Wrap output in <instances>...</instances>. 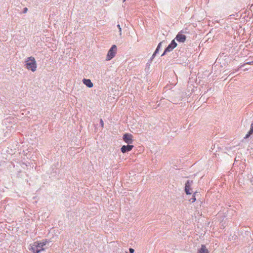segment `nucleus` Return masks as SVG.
<instances>
[{"mask_svg": "<svg viewBox=\"0 0 253 253\" xmlns=\"http://www.w3.org/2000/svg\"><path fill=\"white\" fill-rule=\"evenodd\" d=\"M26 68L32 72H35L37 69V63L35 59L33 57H28L25 61Z\"/></svg>", "mask_w": 253, "mask_h": 253, "instance_id": "nucleus-1", "label": "nucleus"}, {"mask_svg": "<svg viewBox=\"0 0 253 253\" xmlns=\"http://www.w3.org/2000/svg\"><path fill=\"white\" fill-rule=\"evenodd\" d=\"M117 50V46L115 44L112 45L107 52L106 60L110 61L113 59L116 55Z\"/></svg>", "mask_w": 253, "mask_h": 253, "instance_id": "nucleus-2", "label": "nucleus"}, {"mask_svg": "<svg viewBox=\"0 0 253 253\" xmlns=\"http://www.w3.org/2000/svg\"><path fill=\"white\" fill-rule=\"evenodd\" d=\"M29 251L31 252V253H40L41 251H44V248H41L38 241L35 242L34 244L31 245L30 248H29Z\"/></svg>", "mask_w": 253, "mask_h": 253, "instance_id": "nucleus-3", "label": "nucleus"}, {"mask_svg": "<svg viewBox=\"0 0 253 253\" xmlns=\"http://www.w3.org/2000/svg\"><path fill=\"white\" fill-rule=\"evenodd\" d=\"M132 138V135L128 133H126L123 136V141L127 144H131L133 143V140Z\"/></svg>", "mask_w": 253, "mask_h": 253, "instance_id": "nucleus-4", "label": "nucleus"}, {"mask_svg": "<svg viewBox=\"0 0 253 253\" xmlns=\"http://www.w3.org/2000/svg\"><path fill=\"white\" fill-rule=\"evenodd\" d=\"M174 41L176 40L179 42H184L186 40V36L183 34V31H181L178 33L176 36Z\"/></svg>", "mask_w": 253, "mask_h": 253, "instance_id": "nucleus-5", "label": "nucleus"}, {"mask_svg": "<svg viewBox=\"0 0 253 253\" xmlns=\"http://www.w3.org/2000/svg\"><path fill=\"white\" fill-rule=\"evenodd\" d=\"M193 183V180H188L186 181L184 186V192L186 195L191 194L192 192H191V186Z\"/></svg>", "mask_w": 253, "mask_h": 253, "instance_id": "nucleus-6", "label": "nucleus"}, {"mask_svg": "<svg viewBox=\"0 0 253 253\" xmlns=\"http://www.w3.org/2000/svg\"><path fill=\"white\" fill-rule=\"evenodd\" d=\"M177 45V43L174 41V40H172L170 43L168 45L167 47H166V50H167L169 52L172 51L174 48H175Z\"/></svg>", "mask_w": 253, "mask_h": 253, "instance_id": "nucleus-7", "label": "nucleus"}, {"mask_svg": "<svg viewBox=\"0 0 253 253\" xmlns=\"http://www.w3.org/2000/svg\"><path fill=\"white\" fill-rule=\"evenodd\" d=\"M133 147L134 146L130 144L126 145H123L121 148V151L123 153H126L130 151Z\"/></svg>", "mask_w": 253, "mask_h": 253, "instance_id": "nucleus-8", "label": "nucleus"}, {"mask_svg": "<svg viewBox=\"0 0 253 253\" xmlns=\"http://www.w3.org/2000/svg\"><path fill=\"white\" fill-rule=\"evenodd\" d=\"M83 83L84 84H85L87 87L89 88H91L93 86V84L90 79H84L83 80Z\"/></svg>", "mask_w": 253, "mask_h": 253, "instance_id": "nucleus-9", "label": "nucleus"}, {"mask_svg": "<svg viewBox=\"0 0 253 253\" xmlns=\"http://www.w3.org/2000/svg\"><path fill=\"white\" fill-rule=\"evenodd\" d=\"M198 253H209V252L206 246L202 245L201 247L198 251Z\"/></svg>", "mask_w": 253, "mask_h": 253, "instance_id": "nucleus-10", "label": "nucleus"}, {"mask_svg": "<svg viewBox=\"0 0 253 253\" xmlns=\"http://www.w3.org/2000/svg\"><path fill=\"white\" fill-rule=\"evenodd\" d=\"M198 192H195L194 193H193V195L192 196V197L189 199V201L193 203L194 202H195L196 201V197H195V196H196V194Z\"/></svg>", "mask_w": 253, "mask_h": 253, "instance_id": "nucleus-11", "label": "nucleus"}, {"mask_svg": "<svg viewBox=\"0 0 253 253\" xmlns=\"http://www.w3.org/2000/svg\"><path fill=\"white\" fill-rule=\"evenodd\" d=\"M253 133V131H251V130L250 129V130L248 132V133L246 134L245 136L244 137V139H247L250 137V136Z\"/></svg>", "mask_w": 253, "mask_h": 253, "instance_id": "nucleus-12", "label": "nucleus"}, {"mask_svg": "<svg viewBox=\"0 0 253 253\" xmlns=\"http://www.w3.org/2000/svg\"><path fill=\"white\" fill-rule=\"evenodd\" d=\"M46 241L42 242H38V244H39V246H40L41 248H43V247L46 244Z\"/></svg>", "mask_w": 253, "mask_h": 253, "instance_id": "nucleus-13", "label": "nucleus"}, {"mask_svg": "<svg viewBox=\"0 0 253 253\" xmlns=\"http://www.w3.org/2000/svg\"><path fill=\"white\" fill-rule=\"evenodd\" d=\"M246 65H253V61H250V62H247L243 64H242L240 66V67H244Z\"/></svg>", "mask_w": 253, "mask_h": 253, "instance_id": "nucleus-14", "label": "nucleus"}, {"mask_svg": "<svg viewBox=\"0 0 253 253\" xmlns=\"http://www.w3.org/2000/svg\"><path fill=\"white\" fill-rule=\"evenodd\" d=\"M159 50H160V49L156 47V49H155L154 52L153 53V54L152 55L153 57H155L156 56V55L158 53Z\"/></svg>", "mask_w": 253, "mask_h": 253, "instance_id": "nucleus-15", "label": "nucleus"}, {"mask_svg": "<svg viewBox=\"0 0 253 253\" xmlns=\"http://www.w3.org/2000/svg\"><path fill=\"white\" fill-rule=\"evenodd\" d=\"M159 50H160V49L156 47V49H155L154 52L153 53V54L152 55L153 57H155L156 56V55L158 53Z\"/></svg>", "mask_w": 253, "mask_h": 253, "instance_id": "nucleus-16", "label": "nucleus"}, {"mask_svg": "<svg viewBox=\"0 0 253 253\" xmlns=\"http://www.w3.org/2000/svg\"><path fill=\"white\" fill-rule=\"evenodd\" d=\"M159 50H160V49L156 47V49H155L154 52L153 53V54L152 55L153 57H155L156 56V55L158 53Z\"/></svg>", "mask_w": 253, "mask_h": 253, "instance_id": "nucleus-17", "label": "nucleus"}, {"mask_svg": "<svg viewBox=\"0 0 253 253\" xmlns=\"http://www.w3.org/2000/svg\"><path fill=\"white\" fill-rule=\"evenodd\" d=\"M117 27L118 28L119 31V34L120 35H122V28L121 27V26L119 24L117 25Z\"/></svg>", "mask_w": 253, "mask_h": 253, "instance_id": "nucleus-18", "label": "nucleus"}, {"mask_svg": "<svg viewBox=\"0 0 253 253\" xmlns=\"http://www.w3.org/2000/svg\"><path fill=\"white\" fill-rule=\"evenodd\" d=\"M155 57H153V55H152L151 57L150 58V59L148 60V62H147V64H150L152 63L153 59Z\"/></svg>", "mask_w": 253, "mask_h": 253, "instance_id": "nucleus-19", "label": "nucleus"}, {"mask_svg": "<svg viewBox=\"0 0 253 253\" xmlns=\"http://www.w3.org/2000/svg\"><path fill=\"white\" fill-rule=\"evenodd\" d=\"M163 42H159L157 46V48H158L159 49H160L162 46Z\"/></svg>", "mask_w": 253, "mask_h": 253, "instance_id": "nucleus-20", "label": "nucleus"}, {"mask_svg": "<svg viewBox=\"0 0 253 253\" xmlns=\"http://www.w3.org/2000/svg\"><path fill=\"white\" fill-rule=\"evenodd\" d=\"M99 123H100V125L102 127H103V126H104V123H103V120H102V119H101L100 120V122H99Z\"/></svg>", "mask_w": 253, "mask_h": 253, "instance_id": "nucleus-21", "label": "nucleus"}, {"mask_svg": "<svg viewBox=\"0 0 253 253\" xmlns=\"http://www.w3.org/2000/svg\"><path fill=\"white\" fill-rule=\"evenodd\" d=\"M168 52H169L167 50H166V49H165L164 52L161 55V56H164L165 55H166Z\"/></svg>", "mask_w": 253, "mask_h": 253, "instance_id": "nucleus-22", "label": "nucleus"}, {"mask_svg": "<svg viewBox=\"0 0 253 253\" xmlns=\"http://www.w3.org/2000/svg\"><path fill=\"white\" fill-rule=\"evenodd\" d=\"M129 253H134V250L132 248H129Z\"/></svg>", "mask_w": 253, "mask_h": 253, "instance_id": "nucleus-23", "label": "nucleus"}, {"mask_svg": "<svg viewBox=\"0 0 253 253\" xmlns=\"http://www.w3.org/2000/svg\"><path fill=\"white\" fill-rule=\"evenodd\" d=\"M28 8L27 7H24L23 10V13H25L27 12Z\"/></svg>", "mask_w": 253, "mask_h": 253, "instance_id": "nucleus-24", "label": "nucleus"}, {"mask_svg": "<svg viewBox=\"0 0 253 253\" xmlns=\"http://www.w3.org/2000/svg\"><path fill=\"white\" fill-rule=\"evenodd\" d=\"M235 15L238 16V13H236L235 14H231V15H229V18L231 19V18H232V17H233V16H235Z\"/></svg>", "mask_w": 253, "mask_h": 253, "instance_id": "nucleus-25", "label": "nucleus"}, {"mask_svg": "<svg viewBox=\"0 0 253 253\" xmlns=\"http://www.w3.org/2000/svg\"><path fill=\"white\" fill-rule=\"evenodd\" d=\"M250 129L252 131H253V121L251 123Z\"/></svg>", "mask_w": 253, "mask_h": 253, "instance_id": "nucleus-26", "label": "nucleus"}, {"mask_svg": "<svg viewBox=\"0 0 253 253\" xmlns=\"http://www.w3.org/2000/svg\"><path fill=\"white\" fill-rule=\"evenodd\" d=\"M238 70H239V69H237L235 70V72H237V71H238Z\"/></svg>", "mask_w": 253, "mask_h": 253, "instance_id": "nucleus-27", "label": "nucleus"}, {"mask_svg": "<svg viewBox=\"0 0 253 253\" xmlns=\"http://www.w3.org/2000/svg\"><path fill=\"white\" fill-rule=\"evenodd\" d=\"M123 2H125L126 0H122Z\"/></svg>", "mask_w": 253, "mask_h": 253, "instance_id": "nucleus-28", "label": "nucleus"}, {"mask_svg": "<svg viewBox=\"0 0 253 253\" xmlns=\"http://www.w3.org/2000/svg\"><path fill=\"white\" fill-rule=\"evenodd\" d=\"M215 22H218L217 20H215Z\"/></svg>", "mask_w": 253, "mask_h": 253, "instance_id": "nucleus-29", "label": "nucleus"}]
</instances>
